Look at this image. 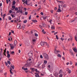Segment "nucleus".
Instances as JSON below:
<instances>
[{"mask_svg": "<svg viewBox=\"0 0 77 77\" xmlns=\"http://www.w3.org/2000/svg\"><path fill=\"white\" fill-rule=\"evenodd\" d=\"M25 15H27V14H28V12H27V11H25Z\"/></svg>", "mask_w": 77, "mask_h": 77, "instance_id": "2f4dec72", "label": "nucleus"}, {"mask_svg": "<svg viewBox=\"0 0 77 77\" xmlns=\"http://www.w3.org/2000/svg\"><path fill=\"white\" fill-rule=\"evenodd\" d=\"M60 39H61V41H63L64 39L63 38H60Z\"/></svg>", "mask_w": 77, "mask_h": 77, "instance_id": "338daca9", "label": "nucleus"}, {"mask_svg": "<svg viewBox=\"0 0 77 77\" xmlns=\"http://www.w3.org/2000/svg\"><path fill=\"white\" fill-rule=\"evenodd\" d=\"M57 56H58V57H61V55H60V54H58L57 55Z\"/></svg>", "mask_w": 77, "mask_h": 77, "instance_id": "f3484780", "label": "nucleus"}, {"mask_svg": "<svg viewBox=\"0 0 77 77\" xmlns=\"http://www.w3.org/2000/svg\"><path fill=\"white\" fill-rule=\"evenodd\" d=\"M42 54L44 58L46 59H48V55L47 54L45 53H43Z\"/></svg>", "mask_w": 77, "mask_h": 77, "instance_id": "f257e3e1", "label": "nucleus"}, {"mask_svg": "<svg viewBox=\"0 0 77 77\" xmlns=\"http://www.w3.org/2000/svg\"><path fill=\"white\" fill-rule=\"evenodd\" d=\"M4 53H6V48H5V50H4Z\"/></svg>", "mask_w": 77, "mask_h": 77, "instance_id": "72a5a7b5", "label": "nucleus"}, {"mask_svg": "<svg viewBox=\"0 0 77 77\" xmlns=\"http://www.w3.org/2000/svg\"><path fill=\"white\" fill-rule=\"evenodd\" d=\"M7 62H8V64L9 65H10L11 64V62H10V61H9V60H8L7 61Z\"/></svg>", "mask_w": 77, "mask_h": 77, "instance_id": "7c9ffc66", "label": "nucleus"}, {"mask_svg": "<svg viewBox=\"0 0 77 77\" xmlns=\"http://www.w3.org/2000/svg\"><path fill=\"white\" fill-rule=\"evenodd\" d=\"M73 50L74 51V52H75V53H76V52H77V49L75 48H74L73 49Z\"/></svg>", "mask_w": 77, "mask_h": 77, "instance_id": "aec40b11", "label": "nucleus"}, {"mask_svg": "<svg viewBox=\"0 0 77 77\" xmlns=\"http://www.w3.org/2000/svg\"><path fill=\"white\" fill-rule=\"evenodd\" d=\"M15 3H16V2H15V1H14L13 2V5H14Z\"/></svg>", "mask_w": 77, "mask_h": 77, "instance_id": "c85d7f7f", "label": "nucleus"}, {"mask_svg": "<svg viewBox=\"0 0 77 77\" xmlns=\"http://www.w3.org/2000/svg\"><path fill=\"white\" fill-rule=\"evenodd\" d=\"M15 52H14V51H12L11 52V54H14Z\"/></svg>", "mask_w": 77, "mask_h": 77, "instance_id": "603ef678", "label": "nucleus"}, {"mask_svg": "<svg viewBox=\"0 0 77 77\" xmlns=\"http://www.w3.org/2000/svg\"><path fill=\"white\" fill-rule=\"evenodd\" d=\"M54 76H55V77H58V75H59V73H58V72H54Z\"/></svg>", "mask_w": 77, "mask_h": 77, "instance_id": "f03ea898", "label": "nucleus"}, {"mask_svg": "<svg viewBox=\"0 0 77 77\" xmlns=\"http://www.w3.org/2000/svg\"><path fill=\"white\" fill-rule=\"evenodd\" d=\"M28 2V1L27 0H26V1L25 2V3L26 5H27V6H29V4L27 3Z\"/></svg>", "mask_w": 77, "mask_h": 77, "instance_id": "1a4fd4ad", "label": "nucleus"}, {"mask_svg": "<svg viewBox=\"0 0 77 77\" xmlns=\"http://www.w3.org/2000/svg\"><path fill=\"white\" fill-rule=\"evenodd\" d=\"M51 29H54L55 28H54V26H52L51 27Z\"/></svg>", "mask_w": 77, "mask_h": 77, "instance_id": "bb28decb", "label": "nucleus"}, {"mask_svg": "<svg viewBox=\"0 0 77 77\" xmlns=\"http://www.w3.org/2000/svg\"><path fill=\"white\" fill-rule=\"evenodd\" d=\"M69 51H70V53L72 52V50H71V49H70Z\"/></svg>", "mask_w": 77, "mask_h": 77, "instance_id": "6e6d98bb", "label": "nucleus"}, {"mask_svg": "<svg viewBox=\"0 0 77 77\" xmlns=\"http://www.w3.org/2000/svg\"><path fill=\"white\" fill-rule=\"evenodd\" d=\"M28 66H29V65L28 64V63L26 64L25 65V67H27Z\"/></svg>", "mask_w": 77, "mask_h": 77, "instance_id": "5701e85b", "label": "nucleus"}, {"mask_svg": "<svg viewBox=\"0 0 77 77\" xmlns=\"http://www.w3.org/2000/svg\"><path fill=\"white\" fill-rule=\"evenodd\" d=\"M43 3L44 5H45V0H44L43 2Z\"/></svg>", "mask_w": 77, "mask_h": 77, "instance_id": "393cba45", "label": "nucleus"}, {"mask_svg": "<svg viewBox=\"0 0 77 77\" xmlns=\"http://www.w3.org/2000/svg\"><path fill=\"white\" fill-rule=\"evenodd\" d=\"M20 8H21V7H18V9H19V10H22V9H20Z\"/></svg>", "mask_w": 77, "mask_h": 77, "instance_id": "0e129e2a", "label": "nucleus"}, {"mask_svg": "<svg viewBox=\"0 0 77 77\" xmlns=\"http://www.w3.org/2000/svg\"><path fill=\"white\" fill-rule=\"evenodd\" d=\"M10 73L11 74H13V73H12V71L11 70H10Z\"/></svg>", "mask_w": 77, "mask_h": 77, "instance_id": "680f3d73", "label": "nucleus"}, {"mask_svg": "<svg viewBox=\"0 0 77 77\" xmlns=\"http://www.w3.org/2000/svg\"><path fill=\"white\" fill-rule=\"evenodd\" d=\"M35 36H38V34H36V33H35Z\"/></svg>", "mask_w": 77, "mask_h": 77, "instance_id": "37998d69", "label": "nucleus"}, {"mask_svg": "<svg viewBox=\"0 0 77 77\" xmlns=\"http://www.w3.org/2000/svg\"><path fill=\"white\" fill-rule=\"evenodd\" d=\"M11 57V55H10V54H7V57L8 58H9V57Z\"/></svg>", "mask_w": 77, "mask_h": 77, "instance_id": "4be33fe9", "label": "nucleus"}, {"mask_svg": "<svg viewBox=\"0 0 77 77\" xmlns=\"http://www.w3.org/2000/svg\"><path fill=\"white\" fill-rule=\"evenodd\" d=\"M62 73H63V71L61 70H60L59 72V74H62Z\"/></svg>", "mask_w": 77, "mask_h": 77, "instance_id": "9d476101", "label": "nucleus"}, {"mask_svg": "<svg viewBox=\"0 0 77 77\" xmlns=\"http://www.w3.org/2000/svg\"><path fill=\"white\" fill-rule=\"evenodd\" d=\"M35 77H39V75L38 74L35 75Z\"/></svg>", "mask_w": 77, "mask_h": 77, "instance_id": "f704fd0d", "label": "nucleus"}, {"mask_svg": "<svg viewBox=\"0 0 77 77\" xmlns=\"http://www.w3.org/2000/svg\"><path fill=\"white\" fill-rule=\"evenodd\" d=\"M22 29H23V30H24V25H23Z\"/></svg>", "mask_w": 77, "mask_h": 77, "instance_id": "a18cd8bd", "label": "nucleus"}, {"mask_svg": "<svg viewBox=\"0 0 77 77\" xmlns=\"http://www.w3.org/2000/svg\"><path fill=\"white\" fill-rule=\"evenodd\" d=\"M4 55L5 56H6V53L5 52H4L3 53Z\"/></svg>", "mask_w": 77, "mask_h": 77, "instance_id": "4d7b16f0", "label": "nucleus"}, {"mask_svg": "<svg viewBox=\"0 0 77 77\" xmlns=\"http://www.w3.org/2000/svg\"><path fill=\"white\" fill-rule=\"evenodd\" d=\"M5 65L6 66H8V63H7V62H5Z\"/></svg>", "mask_w": 77, "mask_h": 77, "instance_id": "a19ab883", "label": "nucleus"}, {"mask_svg": "<svg viewBox=\"0 0 77 77\" xmlns=\"http://www.w3.org/2000/svg\"><path fill=\"white\" fill-rule=\"evenodd\" d=\"M14 44L15 46L17 44V41L16 40H15L14 42Z\"/></svg>", "mask_w": 77, "mask_h": 77, "instance_id": "423d86ee", "label": "nucleus"}, {"mask_svg": "<svg viewBox=\"0 0 77 77\" xmlns=\"http://www.w3.org/2000/svg\"><path fill=\"white\" fill-rule=\"evenodd\" d=\"M42 32L44 33V34H45V33H46V32L44 31V29L42 30Z\"/></svg>", "mask_w": 77, "mask_h": 77, "instance_id": "412c9836", "label": "nucleus"}, {"mask_svg": "<svg viewBox=\"0 0 77 77\" xmlns=\"http://www.w3.org/2000/svg\"><path fill=\"white\" fill-rule=\"evenodd\" d=\"M15 11H18V8L17 7H16L15 8Z\"/></svg>", "mask_w": 77, "mask_h": 77, "instance_id": "ea45409f", "label": "nucleus"}, {"mask_svg": "<svg viewBox=\"0 0 77 77\" xmlns=\"http://www.w3.org/2000/svg\"><path fill=\"white\" fill-rule=\"evenodd\" d=\"M0 55L1 56L0 57H1L2 58H3V57H4V56H3V54H2L1 53H0Z\"/></svg>", "mask_w": 77, "mask_h": 77, "instance_id": "4468645a", "label": "nucleus"}, {"mask_svg": "<svg viewBox=\"0 0 77 77\" xmlns=\"http://www.w3.org/2000/svg\"><path fill=\"white\" fill-rule=\"evenodd\" d=\"M27 22V20H24L23 21V23H26Z\"/></svg>", "mask_w": 77, "mask_h": 77, "instance_id": "c756f323", "label": "nucleus"}, {"mask_svg": "<svg viewBox=\"0 0 77 77\" xmlns=\"http://www.w3.org/2000/svg\"><path fill=\"white\" fill-rule=\"evenodd\" d=\"M8 18L9 20H12V18H11V16H9Z\"/></svg>", "mask_w": 77, "mask_h": 77, "instance_id": "cd10ccee", "label": "nucleus"}, {"mask_svg": "<svg viewBox=\"0 0 77 77\" xmlns=\"http://www.w3.org/2000/svg\"><path fill=\"white\" fill-rule=\"evenodd\" d=\"M41 44L42 46H44V42H41Z\"/></svg>", "mask_w": 77, "mask_h": 77, "instance_id": "f8f14e48", "label": "nucleus"}, {"mask_svg": "<svg viewBox=\"0 0 77 77\" xmlns=\"http://www.w3.org/2000/svg\"><path fill=\"white\" fill-rule=\"evenodd\" d=\"M45 68V64H42V69H44Z\"/></svg>", "mask_w": 77, "mask_h": 77, "instance_id": "a211bd4d", "label": "nucleus"}, {"mask_svg": "<svg viewBox=\"0 0 77 77\" xmlns=\"http://www.w3.org/2000/svg\"><path fill=\"white\" fill-rule=\"evenodd\" d=\"M66 5H65L63 6V8H66Z\"/></svg>", "mask_w": 77, "mask_h": 77, "instance_id": "8fccbe9b", "label": "nucleus"}, {"mask_svg": "<svg viewBox=\"0 0 77 77\" xmlns=\"http://www.w3.org/2000/svg\"><path fill=\"white\" fill-rule=\"evenodd\" d=\"M11 32L12 33H14V31H13L12 30H11Z\"/></svg>", "mask_w": 77, "mask_h": 77, "instance_id": "bf43d9fd", "label": "nucleus"}, {"mask_svg": "<svg viewBox=\"0 0 77 77\" xmlns=\"http://www.w3.org/2000/svg\"><path fill=\"white\" fill-rule=\"evenodd\" d=\"M45 44H46V45L48 47H49V45L48 44H47V42H45Z\"/></svg>", "mask_w": 77, "mask_h": 77, "instance_id": "b1692460", "label": "nucleus"}, {"mask_svg": "<svg viewBox=\"0 0 77 77\" xmlns=\"http://www.w3.org/2000/svg\"><path fill=\"white\" fill-rule=\"evenodd\" d=\"M66 71H68L69 74H70L71 72V71L69 69V68H67L66 69Z\"/></svg>", "mask_w": 77, "mask_h": 77, "instance_id": "20e7f679", "label": "nucleus"}, {"mask_svg": "<svg viewBox=\"0 0 77 77\" xmlns=\"http://www.w3.org/2000/svg\"><path fill=\"white\" fill-rule=\"evenodd\" d=\"M28 69L27 68H24V71H26V70H28Z\"/></svg>", "mask_w": 77, "mask_h": 77, "instance_id": "4c0bfd02", "label": "nucleus"}, {"mask_svg": "<svg viewBox=\"0 0 77 77\" xmlns=\"http://www.w3.org/2000/svg\"><path fill=\"white\" fill-rule=\"evenodd\" d=\"M11 50H12V49H14V47L13 45L11 46Z\"/></svg>", "mask_w": 77, "mask_h": 77, "instance_id": "6ab92c4d", "label": "nucleus"}, {"mask_svg": "<svg viewBox=\"0 0 77 77\" xmlns=\"http://www.w3.org/2000/svg\"><path fill=\"white\" fill-rule=\"evenodd\" d=\"M12 8H13V9H15V6H12Z\"/></svg>", "mask_w": 77, "mask_h": 77, "instance_id": "de8ad7c7", "label": "nucleus"}, {"mask_svg": "<svg viewBox=\"0 0 77 77\" xmlns=\"http://www.w3.org/2000/svg\"><path fill=\"white\" fill-rule=\"evenodd\" d=\"M9 12L10 13H11L12 11H11V10H10V11H9Z\"/></svg>", "mask_w": 77, "mask_h": 77, "instance_id": "774afa93", "label": "nucleus"}, {"mask_svg": "<svg viewBox=\"0 0 77 77\" xmlns=\"http://www.w3.org/2000/svg\"><path fill=\"white\" fill-rule=\"evenodd\" d=\"M40 57L41 59H43V57H42V55H40Z\"/></svg>", "mask_w": 77, "mask_h": 77, "instance_id": "c9c22d12", "label": "nucleus"}, {"mask_svg": "<svg viewBox=\"0 0 77 77\" xmlns=\"http://www.w3.org/2000/svg\"><path fill=\"white\" fill-rule=\"evenodd\" d=\"M11 68H12V69H14V68H15V66H14V65L12 64H11Z\"/></svg>", "mask_w": 77, "mask_h": 77, "instance_id": "6e6552de", "label": "nucleus"}, {"mask_svg": "<svg viewBox=\"0 0 77 77\" xmlns=\"http://www.w3.org/2000/svg\"><path fill=\"white\" fill-rule=\"evenodd\" d=\"M11 17H12V18H14V15H15L14 14H11Z\"/></svg>", "mask_w": 77, "mask_h": 77, "instance_id": "c03bdc74", "label": "nucleus"}, {"mask_svg": "<svg viewBox=\"0 0 77 77\" xmlns=\"http://www.w3.org/2000/svg\"><path fill=\"white\" fill-rule=\"evenodd\" d=\"M40 14H41L42 15H44V13L42 12L40 13Z\"/></svg>", "mask_w": 77, "mask_h": 77, "instance_id": "864d4df0", "label": "nucleus"}, {"mask_svg": "<svg viewBox=\"0 0 77 77\" xmlns=\"http://www.w3.org/2000/svg\"><path fill=\"white\" fill-rule=\"evenodd\" d=\"M20 12L21 14H23V11L22 10H19L17 11L16 12V13H19Z\"/></svg>", "mask_w": 77, "mask_h": 77, "instance_id": "7ed1b4c3", "label": "nucleus"}, {"mask_svg": "<svg viewBox=\"0 0 77 77\" xmlns=\"http://www.w3.org/2000/svg\"><path fill=\"white\" fill-rule=\"evenodd\" d=\"M18 29H21V25H19Z\"/></svg>", "mask_w": 77, "mask_h": 77, "instance_id": "473e14b6", "label": "nucleus"}, {"mask_svg": "<svg viewBox=\"0 0 77 77\" xmlns=\"http://www.w3.org/2000/svg\"><path fill=\"white\" fill-rule=\"evenodd\" d=\"M9 52L8 51H7V54H9Z\"/></svg>", "mask_w": 77, "mask_h": 77, "instance_id": "69168bd1", "label": "nucleus"}, {"mask_svg": "<svg viewBox=\"0 0 77 77\" xmlns=\"http://www.w3.org/2000/svg\"><path fill=\"white\" fill-rule=\"evenodd\" d=\"M44 65H45V64H47V61L45 60L44 61Z\"/></svg>", "mask_w": 77, "mask_h": 77, "instance_id": "dca6fc26", "label": "nucleus"}, {"mask_svg": "<svg viewBox=\"0 0 77 77\" xmlns=\"http://www.w3.org/2000/svg\"><path fill=\"white\" fill-rule=\"evenodd\" d=\"M57 12H62V11L60 10V9H58V10L57 11Z\"/></svg>", "mask_w": 77, "mask_h": 77, "instance_id": "2eb2a0df", "label": "nucleus"}, {"mask_svg": "<svg viewBox=\"0 0 77 77\" xmlns=\"http://www.w3.org/2000/svg\"><path fill=\"white\" fill-rule=\"evenodd\" d=\"M42 64V62H38V66H39L40 65H41Z\"/></svg>", "mask_w": 77, "mask_h": 77, "instance_id": "ddd939ff", "label": "nucleus"}, {"mask_svg": "<svg viewBox=\"0 0 77 77\" xmlns=\"http://www.w3.org/2000/svg\"><path fill=\"white\" fill-rule=\"evenodd\" d=\"M28 56H30V57H32V56H33V53H29L28 54Z\"/></svg>", "mask_w": 77, "mask_h": 77, "instance_id": "39448f33", "label": "nucleus"}, {"mask_svg": "<svg viewBox=\"0 0 77 77\" xmlns=\"http://www.w3.org/2000/svg\"><path fill=\"white\" fill-rule=\"evenodd\" d=\"M56 34H57V32H56L54 33V35H56Z\"/></svg>", "mask_w": 77, "mask_h": 77, "instance_id": "e2e57ef3", "label": "nucleus"}, {"mask_svg": "<svg viewBox=\"0 0 77 77\" xmlns=\"http://www.w3.org/2000/svg\"><path fill=\"white\" fill-rule=\"evenodd\" d=\"M54 52L56 54H57V51H56V49H55L54 51Z\"/></svg>", "mask_w": 77, "mask_h": 77, "instance_id": "a878e982", "label": "nucleus"}, {"mask_svg": "<svg viewBox=\"0 0 77 77\" xmlns=\"http://www.w3.org/2000/svg\"><path fill=\"white\" fill-rule=\"evenodd\" d=\"M30 60H31V59L29 58V59H28L27 61V62H29V61H30Z\"/></svg>", "mask_w": 77, "mask_h": 77, "instance_id": "3c124183", "label": "nucleus"}, {"mask_svg": "<svg viewBox=\"0 0 77 77\" xmlns=\"http://www.w3.org/2000/svg\"><path fill=\"white\" fill-rule=\"evenodd\" d=\"M63 77V75H62V74H60V75H59V77Z\"/></svg>", "mask_w": 77, "mask_h": 77, "instance_id": "e433bc0d", "label": "nucleus"}, {"mask_svg": "<svg viewBox=\"0 0 77 77\" xmlns=\"http://www.w3.org/2000/svg\"><path fill=\"white\" fill-rule=\"evenodd\" d=\"M51 21H52V20H51L49 21V22L50 23V24H52V23H51Z\"/></svg>", "mask_w": 77, "mask_h": 77, "instance_id": "58836bf2", "label": "nucleus"}, {"mask_svg": "<svg viewBox=\"0 0 77 77\" xmlns=\"http://www.w3.org/2000/svg\"><path fill=\"white\" fill-rule=\"evenodd\" d=\"M31 15H30L29 16V20H31Z\"/></svg>", "mask_w": 77, "mask_h": 77, "instance_id": "09e8293b", "label": "nucleus"}, {"mask_svg": "<svg viewBox=\"0 0 77 77\" xmlns=\"http://www.w3.org/2000/svg\"><path fill=\"white\" fill-rule=\"evenodd\" d=\"M39 26L40 27V28H41V29H42V26H41V25H39Z\"/></svg>", "mask_w": 77, "mask_h": 77, "instance_id": "13d9d810", "label": "nucleus"}, {"mask_svg": "<svg viewBox=\"0 0 77 77\" xmlns=\"http://www.w3.org/2000/svg\"><path fill=\"white\" fill-rule=\"evenodd\" d=\"M35 71L36 72H39V71H38V69H35Z\"/></svg>", "mask_w": 77, "mask_h": 77, "instance_id": "5fc2aeb1", "label": "nucleus"}, {"mask_svg": "<svg viewBox=\"0 0 77 77\" xmlns=\"http://www.w3.org/2000/svg\"><path fill=\"white\" fill-rule=\"evenodd\" d=\"M32 22H33L34 23H37L38 21H37V20H32Z\"/></svg>", "mask_w": 77, "mask_h": 77, "instance_id": "9b49d317", "label": "nucleus"}, {"mask_svg": "<svg viewBox=\"0 0 77 77\" xmlns=\"http://www.w3.org/2000/svg\"><path fill=\"white\" fill-rule=\"evenodd\" d=\"M77 37H76V36H75V40H76V41H77Z\"/></svg>", "mask_w": 77, "mask_h": 77, "instance_id": "49530a36", "label": "nucleus"}, {"mask_svg": "<svg viewBox=\"0 0 77 77\" xmlns=\"http://www.w3.org/2000/svg\"><path fill=\"white\" fill-rule=\"evenodd\" d=\"M56 36L57 39H59V38H58V37H57V35H56Z\"/></svg>", "mask_w": 77, "mask_h": 77, "instance_id": "79ce46f5", "label": "nucleus"}, {"mask_svg": "<svg viewBox=\"0 0 77 77\" xmlns=\"http://www.w3.org/2000/svg\"><path fill=\"white\" fill-rule=\"evenodd\" d=\"M24 10H25V11H27V8H24Z\"/></svg>", "mask_w": 77, "mask_h": 77, "instance_id": "052dcab7", "label": "nucleus"}, {"mask_svg": "<svg viewBox=\"0 0 77 77\" xmlns=\"http://www.w3.org/2000/svg\"><path fill=\"white\" fill-rule=\"evenodd\" d=\"M36 40L35 39H32V44H34L35 43V42H36Z\"/></svg>", "mask_w": 77, "mask_h": 77, "instance_id": "0eeeda50", "label": "nucleus"}]
</instances>
